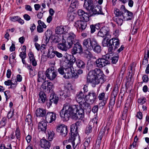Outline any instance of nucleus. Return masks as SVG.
Returning a JSON list of instances; mask_svg holds the SVG:
<instances>
[{
	"label": "nucleus",
	"instance_id": "f257e3e1",
	"mask_svg": "<svg viewBox=\"0 0 149 149\" xmlns=\"http://www.w3.org/2000/svg\"><path fill=\"white\" fill-rule=\"evenodd\" d=\"M84 109L78 105L70 106L68 103L64 104L60 112V116L63 121H68L70 116L75 120L82 119L84 117Z\"/></svg>",
	"mask_w": 149,
	"mask_h": 149
},
{
	"label": "nucleus",
	"instance_id": "f03ea898",
	"mask_svg": "<svg viewBox=\"0 0 149 149\" xmlns=\"http://www.w3.org/2000/svg\"><path fill=\"white\" fill-rule=\"evenodd\" d=\"M104 75L100 69L95 68L90 71L87 77L88 82L93 83L92 86L95 87L96 84L104 82Z\"/></svg>",
	"mask_w": 149,
	"mask_h": 149
},
{
	"label": "nucleus",
	"instance_id": "7ed1b4c3",
	"mask_svg": "<svg viewBox=\"0 0 149 149\" xmlns=\"http://www.w3.org/2000/svg\"><path fill=\"white\" fill-rule=\"evenodd\" d=\"M73 63L69 62L65 65L64 68L61 67L58 69L59 73L61 75H64L63 77L65 79H69L71 77L72 73L74 72L73 69Z\"/></svg>",
	"mask_w": 149,
	"mask_h": 149
},
{
	"label": "nucleus",
	"instance_id": "20e7f679",
	"mask_svg": "<svg viewBox=\"0 0 149 149\" xmlns=\"http://www.w3.org/2000/svg\"><path fill=\"white\" fill-rule=\"evenodd\" d=\"M109 55L106 54L102 56V58H99L97 59L95 61L96 67L99 68H102L110 64V60Z\"/></svg>",
	"mask_w": 149,
	"mask_h": 149
},
{
	"label": "nucleus",
	"instance_id": "39448f33",
	"mask_svg": "<svg viewBox=\"0 0 149 149\" xmlns=\"http://www.w3.org/2000/svg\"><path fill=\"white\" fill-rule=\"evenodd\" d=\"M62 39L64 40L66 39L67 43H69L72 46L77 41L76 35L73 32H64L62 35Z\"/></svg>",
	"mask_w": 149,
	"mask_h": 149
},
{
	"label": "nucleus",
	"instance_id": "423d86ee",
	"mask_svg": "<svg viewBox=\"0 0 149 149\" xmlns=\"http://www.w3.org/2000/svg\"><path fill=\"white\" fill-rule=\"evenodd\" d=\"M109 52H113L117 49L120 45V41L118 38H113L109 40Z\"/></svg>",
	"mask_w": 149,
	"mask_h": 149
},
{
	"label": "nucleus",
	"instance_id": "0eeeda50",
	"mask_svg": "<svg viewBox=\"0 0 149 149\" xmlns=\"http://www.w3.org/2000/svg\"><path fill=\"white\" fill-rule=\"evenodd\" d=\"M57 73L56 72L54 67L48 69L45 72L46 77L51 80L54 79L57 76Z\"/></svg>",
	"mask_w": 149,
	"mask_h": 149
},
{
	"label": "nucleus",
	"instance_id": "6e6552de",
	"mask_svg": "<svg viewBox=\"0 0 149 149\" xmlns=\"http://www.w3.org/2000/svg\"><path fill=\"white\" fill-rule=\"evenodd\" d=\"M96 41L95 40L90 38L85 39L83 42V47L87 50H92L93 49V45Z\"/></svg>",
	"mask_w": 149,
	"mask_h": 149
},
{
	"label": "nucleus",
	"instance_id": "1a4fd4ad",
	"mask_svg": "<svg viewBox=\"0 0 149 149\" xmlns=\"http://www.w3.org/2000/svg\"><path fill=\"white\" fill-rule=\"evenodd\" d=\"M97 95L93 90L90 91L88 94L85 96L86 100L89 101L91 104H93L96 99Z\"/></svg>",
	"mask_w": 149,
	"mask_h": 149
},
{
	"label": "nucleus",
	"instance_id": "9d476101",
	"mask_svg": "<svg viewBox=\"0 0 149 149\" xmlns=\"http://www.w3.org/2000/svg\"><path fill=\"white\" fill-rule=\"evenodd\" d=\"M56 130L63 136H65L68 134V130L67 127L64 124L58 125Z\"/></svg>",
	"mask_w": 149,
	"mask_h": 149
},
{
	"label": "nucleus",
	"instance_id": "9b49d317",
	"mask_svg": "<svg viewBox=\"0 0 149 149\" xmlns=\"http://www.w3.org/2000/svg\"><path fill=\"white\" fill-rule=\"evenodd\" d=\"M45 120L46 122L51 123L55 121L56 118V113L53 112H48L45 116Z\"/></svg>",
	"mask_w": 149,
	"mask_h": 149
},
{
	"label": "nucleus",
	"instance_id": "f8f14e48",
	"mask_svg": "<svg viewBox=\"0 0 149 149\" xmlns=\"http://www.w3.org/2000/svg\"><path fill=\"white\" fill-rule=\"evenodd\" d=\"M62 42L58 44L57 45L59 49L63 51H66L72 47V45L65 41V40H63L62 38Z\"/></svg>",
	"mask_w": 149,
	"mask_h": 149
},
{
	"label": "nucleus",
	"instance_id": "ddd939ff",
	"mask_svg": "<svg viewBox=\"0 0 149 149\" xmlns=\"http://www.w3.org/2000/svg\"><path fill=\"white\" fill-rule=\"evenodd\" d=\"M87 25L86 22L84 21L81 20H78L75 23L74 26L77 29L80 31H82L86 28Z\"/></svg>",
	"mask_w": 149,
	"mask_h": 149
},
{
	"label": "nucleus",
	"instance_id": "4468645a",
	"mask_svg": "<svg viewBox=\"0 0 149 149\" xmlns=\"http://www.w3.org/2000/svg\"><path fill=\"white\" fill-rule=\"evenodd\" d=\"M77 14L79 17L82 20L85 22H88L89 19V16L88 14L81 9L78 10Z\"/></svg>",
	"mask_w": 149,
	"mask_h": 149
},
{
	"label": "nucleus",
	"instance_id": "2eb2a0df",
	"mask_svg": "<svg viewBox=\"0 0 149 149\" xmlns=\"http://www.w3.org/2000/svg\"><path fill=\"white\" fill-rule=\"evenodd\" d=\"M58 100V97L55 94L52 93L50 96V100L49 102H47V105L48 107H50L53 103L57 104Z\"/></svg>",
	"mask_w": 149,
	"mask_h": 149
},
{
	"label": "nucleus",
	"instance_id": "dca6fc26",
	"mask_svg": "<svg viewBox=\"0 0 149 149\" xmlns=\"http://www.w3.org/2000/svg\"><path fill=\"white\" fill-rule=\"evenodd\" d=\"M88 10H91L92 12V14H91V16H93L95 15L101 14L104 15L102 10V8L101 6H96L94 8L93 7V5L92 9Z\"/></svg>",
	"mask_w": 149,
	"mask_h": 149
},
{
	"label": "nucleus",
	"instance_id": "f3484780",
	"mask_svg": "<svg viewBox=\"0 0 149 149\" xmlns=\"http://www.w3.org/2000/svg\"><path fill=\"white\" fill-rule=\"evenodd\" d=\"M82 51V47L81 45L78 42H77L74 44V45L72 49V54H75L78 53H80Z\"/></svg>",
	"mask_w": 149,
	"mask_h": 149
},
{
	"label": "nucleus",
	"instance_id": "a211bd4d",
	"mask_svg": "<svg viewBox=\"0 0 149 149\" xmlns=\"http://www.w3.org/2000/svg\"><path fill=\"white\" fill-rule=\"evenodd\" d=\"M109 29L107 26H104L102 27L98 33V36L103 37L108 36L109 34Z\"/></svg>",
	"mask_w": 149,
	"mask_h": 149
},
{
	"label": "nucleus",
	"instance_id": "6ab92c4d",
	"mask_svg": "<svg viewBox=\"0 0 149 149\" xmlns=\"http://www.w3.org/2000/svg\"><path fill=\"white\" fill-rule=\"evenodd\" d=\"M47 122L44 120L40 121L38 124V129L40 131L45 132L47 129Z\"/></svg>",
	"mask_w": 149,
	"mask_h": 149
},
{
	"label": "nucleus",
	"instance_id": "aec40b11",
	"mask_svg": "<svg viewBox=\"0 0 149 149\" xmlns=\"http://www.w3.org/2000/svg\"><path fill=\"white\" fill-rule=\"evenodd\" d=\"M40 145L42 148L46 149L50 148L51 143L48 141L42 139L40 141Z\"/></svg>",
	"mask_w": 149,
	"mask_h": 149
},
{
	"label": "nucleus",
	"instance_id": "412c9836",
	"mask_svg": "<svg viewBox=\"0 0 149 149\" xmlns=\"http://www.w3.org/2000/svg\"><path fill=\"white\" fill-rule=\"evenodd\" d=\"M35 113L37 117H45L46 114V110L43 109L39 108L36 110Z\"/></svg>",
	"mask_w": 149,
	"mask_h": 149
},
{
	"label": "nucleus",
	"instance_id": "4be33fe9",
	"mask_svg": "<svg viewBox=\"0 0 149 149\" xmlns=\"http://www.w3.org/2000/svg\"><path fill=\"white\" fill-rule=\"evenodd\" d=\"M38 102L40 103H44L47 100L46 96L42 91H40L39 93Z\"/></svg>",
	"mask_w": 149,
	"mask_h": 149
},
{
	"label": "nucleus",
	"instance_id": "5701e85b",
	"mask_svg": "<svg viewBox=\"0 0 149 149\" xmlns=\"http://www.w3.org/2000/svg\"><path fill=\"white\" fill-rule=\"evenodd\" d=\"M84 1V7L87 10L92 9L93 5V1L91 0H81Z\"/></svg>",
	"mask_w": 149,
	"mask_h": 149
},
{
	"label": "nucleus",
	"instance_id": "b1692460",
	"mask_svg": "<svg viewBox=\"0 0 149 149\" xmlns=\"http://www.w3.org/2000/svg\"><path fill=\"white\" fill-rule=\"evenodd\" d=\"M93 51L97 53H100L101 51V47L96 40L93 45Z\"/></svg>",
	"mask_w": 149,
	"mask_h": 149
},
{
	"label": "nucleus",
	"instance_id": "393cba45",
	"mask_svg": "<svg viewBox=\"0 0 149 149\" xmlns=\"http://www.w3.org/2000/svg\"><path fill=\"white\" fill-rule=\"evenodd\" d=\"M114 13L115 15V17H123L124 20H125V17L124 16L123 13V11H120L117 8H115L114 10Z\"/></svg>",
	"mask_w": 149,
	"mask_h": 149
},
{
	"label": "nucleus",
	"instance_id": "a878e982",
	"mask_svg": "<svg viewBox=\"0 0 149 149\" xmlns=\"http://www.w3.org/2000/svg\"><path fill=\"white\" fill-rule=\"evenodd\" d=\"M55 56L54 51L53 48L52 46H50L49 49L47 57L48 58H52Z\"/></svg>",
	"mask_w": 149,
	"mask_h": 149
},
{
	"label": "nucleus",
	"instance_id": "bb28decb",
	"mask_svg": "<svg viewBox=\"0 0 149 149\" xmlns=\"http://www.w3.org/2000/svg\"><path fill=\"white\" fill-rule=\"evenodd\" d=\"M84 94L82 91H80L78 94L77 95L76 100L79 103L81 104L83 100Z\"/></svg>",
	"mask_w": 149,
	"mask_h": 149
},
{
	"label": "nucleus",
	"instance_id": "cd10ccee",
	"mask_svg": "<svg viewBox=\"0 0 149 149\" xmlns=\"http://www.w3.org/2000/svg\"><path fill=\"white\" fill-rule=\"evenodd\" d=\"M45 73L44 74L41 72H39L38 73V82H42L46 79Z\"/></svg>",
	"mask_w": 149,
	"mask_h": 149
},
{
	"label": "nucleus",
	"instance_id": "c85d7f7f",
	"mask_svg": "<svg viewBox=\"0 0 149 149\" xmlns=\"http://www.w3.org/2000/svg\"><path fill=\"white\" fill-rule=\"evenodd\" d=\"M55 32L56 34H61L62 36L63 33L65 32L64 31V28L62 26H58L55 29Z\"/></svg>",
	"mask_w": 149,
	"mask_h": 149
},
{
	"label": "nucleus",
	"instance_id": "c756f323",
	"mask_svg": "<svg viewBox=\"0 0 149 149\" xmlns=\"http://www.w3.org/2000/svg\"><path fill=\"white\" fill-rule=\"evenodd\" d=\"M116 96L113 94L111 95L109 104V108H112L115 104Z\"/></svg>",
	"mask_w": 149,
	"mask_h": 149
},
{
	"label": "nucleus",
	"instance_id": "7c9ffc66",
	"mask_svg": "<svg viewBox=\"0 0 149 149\" xmlns=\"http://www.w3.org/2000/svg\"><path fill=\"white\" fill-rule=\"evenodd\" d=\"M80 105L81 106V107L83 108V109H84L86 110L88 109V111L89 110H91V107L90 104L86 101L80 104Z\"/></svg>",
	"mask_w": 149,
	"mask_h": 149
},
{
	"label": "nucleus",
	"instance_id": "2f4dec72",
	"mask_svg": "<svg viewBox=\"0 0 149 149\" xmlns=\"http://www.w3.org/2000/svg\"><path fill=\"white\" fill-rule=\"evenodd\" d=\"M113 19L119 26H121L122 25L123 22V21L124 20L123 17L122 18H121L119 17H114Z\"/></svg>",
	"mask_w": 149,
	"mask_h": 149
},
{
	"label": "nucleus",
	"instance_id": "473e14b6",
	"mask_svg": "<svg viewBox=\"0 0 149 149\" xmlns=\"http://www.w3.org/2000/svg\"><path fill=\"white\" fill-rule=\"evenodd\" d=\"M25 121L28 124L31 126H32L33 125L32 117L31 115L30 114L27 115L25 119Z\"/></svg>",
	"mask_w": 149,
	"mask_h": 149
},
{
	"label": "nucleus",
	"instance_id": "72a5a7b5",
	"mask_svg": "<svg viewBox=\"0 0 149 149\" xmlns=\"http://www.w3.org/2000/svg\"><path fill=\"white\" fill-rule=\"evenodd\" d=\"M47 134L48 135V139L50 141L52 140L54 135V132L52 130H48Z\"/></svg>",
	"mask_w": 149,
	"mask_h": 149
},
{
	"label": "nucleus",
	"instance_id": "f704fd0d",
	"mask_svg": "<svg viewBox=\"0 0 149 149\" xmlns=\"http://www.w3.org/2000/svg\"><path fill=\"white\" fill-rule=\"evenodd\" d=\"M126 12L125 13H126V14L127 15V16L128 17V18H125V20H131L133 17V13L128 10H126Z\"/></svg>",
	"mask_w": 149,
	"mask_h": 149
},
{
	"label": "nucleus",
	"instance_id": "c9c22d12",
	"mask_svg": "<svg viewBox=\"0 0 149 149\" xmlns=\"http://www.w3.org/2000/svg\"><path fill=\"white\" fill-rule=\"evenodd\" d=\"M77 66L79 68H84L85 67V65L84 62L80 59H78L76 62Z\"/></svg>",
	"mask_w": 149,
	"mask_h": 149
},
{
	"label": "nucleus",
	"instance_id": "e433bc0d",
	"mask_svg": "<svg viewBox=\"0 0 149 149\" xmlns=\"http://www.w3.org/2000/svg\"><path fill=\"white\" fill-rule=\"evenodd\" d=\"M78 5V2L77 0H72L71 1L70 6L73 9L76 8Z\"/></svg>",
	"mask_w": 149,
	"mask_h": 149
},
{
	"label": "nucleus",
	"instance_id": "4c0bfd02",
	"mask_svg": "<svg viewBox=\"0 0 149 149\" xmlns=\"http://www.w3.org/2000/svg\"><path fill=\"white\" fill-rule=\"evenodd\" d=\"M98 98L99 100H103L106 99V100H107L108 98L107 97H106L105 95V93L104 92L101 93L99 94L98 96Z\"/></svg>",
	"mask_w": 149,
	"mask_h": 149
},
{
	"label": "nucleus",
	"instance_id": "58836bf2",
	"mask_svg": "<svg viewBox=\"0 0 149 149\" xmlns=\"http://www.w3.org/2000/svg\"><path fill=\"white\" fill-rule=\"evenodd\" d=\"M46 38L48 40L50 38L52 35V32L50 30H47L45 33Z\"/></svg>",
	"mask_w": 149,
	"mask_h": 149
},
{
	"label": "nucleus",
	"instance_id": "ea45409f",
	"mask_svg": "<svg viewBox=\"0 0 149 149\" xmlns=\"http://www.w3.org/2000/svg\"><path fill=\"white\" fill-rule=\"evenodd\" d=\"M47 87H48V86L47 82L45 81L41 85V88L45 92L48 93V90L47 88H47Z\"/></svg>",
	"mask_w": 149,
	"mask_h": 149
},
{
	"label": "nucleus",
	"instance_id": "a19ab883",
	"mask_svg": "<svg viewBox=\"0 0 149 149\" xmlns=\"http://www.w3.org/2000/svg\"><path fill=\"white\" fill-rule=\"evenodd\" d=\"M91 32V33H93L95 31V29H98L99 28V26L98 24H96L95 26L93 25H91L90 26Z\"/></svg>",
	"mask_w": 149,
	"mask_h": 149
},
{
	"label": "nucleus",
	"instance_id": "79ce46f5",
	"mask_svg": "<svg viewBox=\"0 0 149 149\" xmlns=\"http://www.w3.org/2000/svg\"><path fill=\"white\" fill-rule=\"evenodd\" d=\"M75 129V127L74 126L72 125L70 127V137H72L74 136V137H75L76 136H77V134H75V133L74 132V130Z\"/></svg>",
	"mask_w": 149,
	"mask_h": 149
},
{
	"label": "nucleus",
	"instance_id": "37998d69",
	"mask_svg": "<svg viewBox=\"0 0 149 149\" xmlns=\"http://www.w3.org/2000/svg\"><path fill=\"white\" fill-rule=\"evenodd\" d=\"M47 85L48 88V93H49L50 92V91H52V90L54 88V85L51 82H47Z\"/></svg>",
	"mask_w": 149,
	"mask_h": 149
},
{
	"label": "nucleus",
	"instance_id": "c03bdc74",
	"mask_svg": "<svg viewBox=\"0 0 149 149\" xmlns=\"http://www.w3.org/2000/svg\"><path fill=\"white\" fill-rule=\"evenodd\" d=\"M107 100H106V99L101 101L99 104V108L100 109H102L104 107L107 103Z\"/></svg>",
	"mask_w": 149,
	"mask_h": 149
},
{
	"label": "nucleus",
	"instance_id": "a18cd8bd",
	"mask_svg": "<svg viewBox=\"0 0 149 149\" xmlns=\"http://www.w3.org/2000/svg\"><path fill=\"white\" fill-rule=\"evenodd\" d=\"M75 139V137L73 136L72 137H70L68 140V141L69 142H71V143L74 149H75L76 147V146H74L75 143L74 141Z\"/></svg>",
	"mask_w": 149,
	"mask_h": 149
},
{
	"label": "nucleus",
	"instance_id": "49530a36",
	"mask_svg": "<svg viewBox=\"0 0 149 149\" xmlns=\"http://www.w3.org/2000/svg\"><path fill=\"white\" fill-rule=\"evenodd\" d=\"M64 97H66L67 96H69L70 95V90L68 88H64Z\"/></svg>",
	"mask_w": 149,
	"mask_h": 149
},
{
	"label": "nucleus",
	"instance_id": "de8ad7c7",
	"mask_svg": "<svg viewBox=\"0 0 149 149\" xmlns=\"http://www.w3.org/2000/svg\"><path fill=\"white\" fill-rule=\"evenodd\" d=\"M90 142V138L88 137L87 139L84 143V147L89 148V144Z\"/></svg>",
	"mask_w": 149,
	"mask_h": 149
},
{
	"label": "nucleus",
	"instance_id": "09e8293b",
	"mask_svg": "<svg viewBox=\"0 0 149 149\" xmlns=\"http://www.w3.org/2000/svg\"><path fill=\"white\" fill-rule=\"evenodd\" d=\"M92 125L89 124L86 127L85 133L87 134H88L92 132Z\"/></svg>",
	"mask_w": 149,
	"mask_h": 149
},
{
	"label": "nucleus",
	"instance_id": "8fccbe9b",
	"mask_svg": "<svg viewBox=\"0 0 149 149\" xmlns=\"http://www.w3.org/2000/svg\"><path fill=\"white\" fill-rule=\"evenodd\" d=\"M67 18L68 20L70 21H72L74 18V15L71 13H68Z\"/></svg>",
	"mask_w": 149,
	"mask_h": 149
},
{
	"label": "nucleus",
	"instance_id": "3c124183",
	"mask_svg": "<svg viewBox=\"0 0 149 149\" xmlns=\"http://www.w3.org/2000/svg\"><path fill=\"white\" fill-rule=\"evenodd\" d=\"M118 56L111 57V62L113 64L116 63L118 61Z\"/></svg>",
	"mask_w": 149,
	"mask_h": 149
},
{
	"label": "nucleus",
	"instance_id": "603ef678",
	"mask_svg": "<svg viewBox=\"0 0 149 149\" xmlns=\"http://www.w3.org/2000/svg\"><path fill=\"white\" fill-rule=\"evenodd\" d=\"M15 135L17 139L19 140L20 137V131L18 129H17L16 130Z\"/></svg>",
	"mask_w": 149,
	"mask_h": 149
},
{
	"label": "nucleus",
	"instance_id": "864d4df0",
	"mask_svg": "<svg viewBox=\"0 0 149 149\" xmlns=\"http://www.w3.org/2000/svg\"><path fill=\"white\" fill-rule=\"evenodd\" d=\"M19 19V17L18 16H14L13 17H10V20L13 22H15L18 21Z\"/></svg>",
	"mask_w": 149,
	"mask_h": 149
},
{
	"label": "nucleus",
	"instance_id": "5fc2aeb1",
	"mask_svg": "<svg viewBox=\"0 0 149 149\" xmlns=\"http://www.w3.org/2000/svg\"><path fill=\"white\" fill-rule=\"evenodd\" d=\"M108 39L106 40V38H104L102 42V45L104 47H105L108 46L109 47V45H108L109 41H108Z\"/></svg>",
	"mask_w": 149,
	"mask_h": 149
},
{
	"label": "nucleus",
	"instance_id": "6e6d98bb",
	"mask_svg": "<svg viewBox=\"0 0 149 149\" xmlns=\"http://www.w3.org/2000/svg\"><path fill=\"white\" fill-rule=\"evenodd\" d=\"M138 101L139 103L141 104H143L145 103L146 99L145 98H141L139 99Z\"/></svg>",
	"mask_w": 149,
	"mask_h": 149
},
{
	"label": "nucleus",
	"instance_id": "4d7b16f0",
	"mask_svg": "<svg viewBox=\"0 0 149 149\" xmlns=\"http://www.w3.org/2000/svg\"><path fill=\"white\" fill-rule=\"evenodd\" d=\"M6 123V119L5 118H3L1 121L0 125L1 127L4 126Z\"/></svg>",
	"mask_w": 149,
	"mask_h": 149
},
{
	"label": "nucleus",
	"instance_id": "13d9d810",
	"mask_svg": "<svg viewBox=\"0 0 149 149\" xmlns=\"http://www.w3.org/2000/svg\"><path fill=\"white\" fill-rule=\"evenodd\" d=\"M28 56L29 57V59L30 61L35 59V57L34 56V54L32 52H30L28 54Z\"/></svg>",
	"mask_w": 149,
	"mask_h": 149
},
{
	"label": "nucleus",
	"instance_id": "bf43d9fd",
	"mask_svg": "<svg viewBox=\"0 0 149 149\" xmlns=\"http://www.w3.org/2000/svg\"><path fill=\"white\" fill-rule=\"evenodd\" d=\"M4 93L6 98V100H7L10 97V92L9 91H6L4 92Z\"/></svg>",
	"mask_w": 149,
	"mask_h": 149
},
{
	"label": "nucleus",
	"instance_id": "052dcab7",
	"mask_svg": "<svg viewBox=\"0 0 149 149\" xmlns=\"http://www.w3.org/2000/svg\"><path fill=\"white\" fill-rule=\"evenodd\" d=\"M85 54L87 55V57L88 58H93V56L92 53L89 51L87 50L85 52Z\"/></svg>",
	"mask_w": 149,
	"mask_h": 149
},
{
	"label": "nucleus",
	"instance_id": "680f3d73",
	"mask_svg": "<svg viewBox=\"0 0 149 149\" xmlns=\"http://www.w3.org/2000/svg\"><path fill=\"white\" fill-rule=\"evenodd\" d=\"M38 23L39 24L38 25H40L41 26H42L44 28H45L47 27L44 23L43 22H42L40 20H39L38 21Z\"/></svg>",
	"mask_w": 149,
	"mask_h": 149
},
{
	"label": "nucleus",
	"instance_id": "e2e57ef3",
	"mask_svg": "<svg viewBox=\"0 0 149 149\" xmlns=\"http://www.w3.org/2000/svg\"><path fill=\"white\" fill-rule=\"evenodd\" d=\"M15 57V54L14 53H13L10 55V56L9 57V63L11 64L12 62L10 60L11 58L12 59H14Z\"/></svg>",
	"mask_w": 149,
	"mask_h": 149
},
{
	"label": "nucleus",
	"instance_id": "0e129e2a",
	"mask_svg": "<svg viewBox=\"0 0 149 149\" xmlns=\"http://www.w3.org/2000/svg\"><path fill=\"white\" fill-rule=\"evenodd\" d=\"M148 59L146 57V52H145V55L143 61L142 62V65H145L146 64L148 63Z\"/></svg>",
	"mask_w": 149,
	"mask_h": 149
},
{
	"label": "nucleus",
	"instance_id": "69168bd1",
	"mask_svg": "<svg viewBox=\"0 0 149 149\" xmlns=\"http://www.w3.org/2000/svg\"><path fill=\"white\" fill-rule=\"evenodd\" d=\"M26 52H22L20 53L19 54V56L21 58H25L26 57Z\"/></svg>",
	"mask_w": 149,
	"mask_h": 149
},
{
	"label": "nucleus",
	"instance_id": "338daca9",
	"mask_svg": "<svg viewBox=\"0 0 149 149\" xmlns=\"http://www.w3.org/2000/svg\"><path fill=\"white\" fill-rule=\"evenodd\" d=\"M55 56L56 55L58 58H61L63 56V55L58 51H54Z\"/></svg>",
	"mask_w": 149,
	"mask_h": 149
},
{
	"label": "nucleus",
	"instance_id": "774afa93",
	"mask_svg": "<svg viewBox=\"0 0 149 149\" xmlns=\"http://www.w3.org/2000/svg\"><path fill=\"white\" fill-rule=\"evenodd\" d=\"M37 31L39 33H42L43 31V28L40 25H38L37 26Z\"/></svg>",
	"mask_w": 149,
	"mask_h": 149
}]
</instances>
